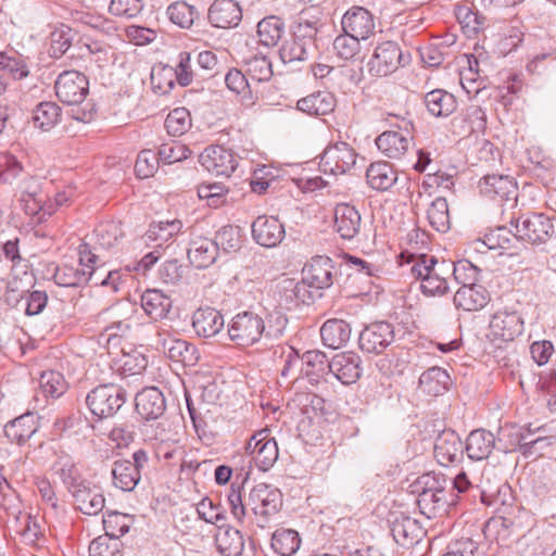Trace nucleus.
I'll use <instances>...</instances> for the list:
<instances>
[{"label": "nucleus", "mask_w": 556, "mask_h": 556, "mask_svg": "<svg viewBox=\"0 0 556 556\" xmlns=\"http://www.w3.org/2000/svg\"><path fill=\"white\" fill-rule=\"evenodd\" d=\"M61 121V108L50 101L40 102L33 111L34 126L48 131Z\"/></svg>", "instance_id": "48"}, {"label": "nucleus", "mask_w": 556, "mask_h": 556, "mask_svg": "<svg viewBox=\"0 0 556 556\" xmlns=\"http://www.w3.org/2000/svg\"><path fill=\"white\" fill-rule=\"evenodd\" d=\"M296 108L312 116L326 115L334 110L336 98L329 91H317L300 99Z\"/></svg>", "instance_id": "33"}, {"label": "nucleus", "mask_w": 556, "mask_h": 556, "mask_svg": "<svg viewBox=\"0 0 556 556\" xmlns=\"http://www.w3.org/2000/svg\"><path fill=\"white\" fill-rule=\"evenodd\" d=\"M93 277L92 271L73 265H63L55 268L53 279L58 286L75 288L87 285Z\"/></svg>", "instance_id": "45"}, {"label": "nucleus", "mask_w": 556, "mask_h": 556, "mask_svg": "<svg viewBox=\"0 0 556 556\" xmlns=\"http://www.w3.org/2000/svg\"><path fill=\"white\" fill-rule=\"evenodd\" d=\"M130 516L118 511H110L103 516L105 536L117 540L129 531Z\"/></svg>", "instance_id": "53"}, {"label": "nucleus", "mask_w": 556, "mask_h": 556, "mask_svg": "<svg viewBox=\"0 0 556 556\" xmlns=\"http://www.w3.org/2000/svg\"><path fill=\"white\" fill-rule=\"evenodd\" d=\"M191 127L190 113L186 108H176L165 119V128L170 136H181Z\"/></svg>", "instance_id": "57"}, {"label": "nucleus", "mask_w": 556, "mask_h": 556, "mask_svg": "<svg viewBox=\"0 0 556 556\" xmlns=\"http://www.w3.org/2000/svg\"><path fill=\"white\" fill-rule=\"evenodd\" d=\"M53 470L70 493H73L87 482L73 458L68 455H60L53 465Z\"/></svg>", "instance_id": "41"}, {"label": "nucleus", "mask_w": 556, "mask_h": 556, "mask_svg": "<svg viewBox=\"0 0 556 556\" xmlns=\"http://www.w3.org/2000/svg\"><path fill=\"white\" fill-rule=\"evenodd\" d=\"M429 224L439 232H446L450 229V213L446 199L439 197L434 199L427 210Z\"/></svg>", "instance_id": "52"}, {"label": "nucleus", "mask_w": 556, "mask_h": 556, "mask_svg": "<svg viewBox=\"0 0 556 556\" xmlns=\"http://www.w3.org/2000/svg\"><path fill=\"white\" fill-rule=\"evenodd\" d=\"M285 30L283 22L277 16H267L257 24L260 42L265 47H274L280 40Z\"/></svg>", "instance_id": "51"}, {"label": "nucleus", "mask_w": 556, "mask_h": 556, "mask_svg": "<svg viewBox=\"0 0 556 556\" xmlns=\"http://www.w3.org/2000/svg\"><path fill=\"white\" fill-rule=\"evenodd\" d=\"M480 192L490 200L503 205L517 200V185L513 178L503 175H488L479 182Z\"/></svg>", "instance_id": "17"}, {"label": "nucleus", "mask_w": 556, "mask_h": 556, "mask_svg": "<svg viewBox=\"0 0 556 556\" xmlns=\"http://www.w3.org/2000/svg\"><path fill=\"white\" fill-rule=\"evenodd\" d=\"M248 506L256 516L257 526L264 528L282 506V494L266 483L254 485L248 496Z\"/></svg>", "instance_id": "5"}, {"label": "nucleus", "mask_w": 556, "mask_h": 556, "mask_svg": "<svg viewBox=\"0 0 556 556\" xmlns=\"http://www.w3.org/2000/svg\"><path fill=\"white\" fill-rule=\"evenodd\" d=\"M165 409V397L159 388H144L139 393H137L136 410L146 420L161 417Z\"/></svg>", "instance_id": "27"}, {"label": "nucleus", "mask_w": 556, "mask_h": 556, "mask_svg": "<svg viewBox=\"0 0 556 556\" xmlns=\"http://www.w3.org/2000/svg\"><path fill=\"white\" fill-rule=\"evenodd\" d=\"M356 163V153L346 142H336L327 147L319 166L325 174L339 175L350 170Z\"/></svg>", "instance_id": "13"}, {"label": "nucleus", "mask_w": 556, "mask_h": 556, "mask_svg": "<svg viewBox=\"0 0 556 556\" xmlns=\"http://www.w3.org/2000/svg\"><path fill=\"white\" fill-rule=\"evenodd\" d=\"M192 327L199 337L212 338L224 328V317L213 307H201L193 314Z\"/></svg>", "instance_id": "30"}, {"label": "nucleus", "mask_w": 556, "mask_h": 556, "mask_svg": "<svg viewBox=\"0 0 556 556\" xmlns=\"http://www.w3.org/2000/svg\"><path fill=\"white\" fill-rule=\"evenodd\" d=\"M513 225L516 236L531 244H544L556 236L553 219L543 213L523 214Z\"/></svg>", "instance_id": "6"}, {"label": "nucleus", "mask_w": 556, "mask_h": 556, "mask_svg": "<svg viewBox=\"0 0 556 556\" xmlns=\"http://www.w3.org/2000/svg\"><path fill=\"white\" fill-rule=\"evenodd\" d=\"M413 492L418 493V507L428 518L435 516L446 503L444 486L433 473L420 476L414 484Z\"/></svg>", "instance_id": "7"}, {"label": "nucleus", "mask_w": 556, "mask_h": 556, "mask_svg": "<svg viewBox=\"0 0 556 556\" xmlns=\"http://www.w3.org/2000/svg\"><path fill=\"white\" fill-rule=\"evenodd\" d=\"M402 122L404 125L400 126V130L383 131L376 139L379 151L390 159H400L404 155L413 139L410 135L412 123L405 119Z\"/></svg>", "instance_id": "18"}, {"label": "nucleus", "mask_w": 556, "mask_h": 556, "mask_svg": "<svg viewBox=\"0 0 556 556\" xmlns=\"http://www.w3.org/2000/svg\"><path fill=\"white\" fill-rule=\"evenodd\" d=\"M39 417L34 413L23 414L4 426V435L11 443L25 444L38 430Z\"/></svg>", "instance_id": "26"}, {"label": "nucleus", "mask_w": 556, "mask_h": 556, "mask_svg": "<svg viewBox=\"0 0 556 556\" xmlns=\"http://www.w3.org/2000/svg\"><path fill=\"white\" fill-rule=\"evenodd\" d=\"M489 327L493 337L513 341L523 332L525 321L519 312L503 308L492 315Z\"/></svg>", "instance_id": "15"}, {"label": "nucleus", "mask_w": 556, "mask_h": 556, "mask_svg": "<svg viewBox=\"0 0 556 556\" xmlns=\"http://www.w3.org/2000/svg\"><path fill=\"white\" fill-rule=\"evenodd\" d=\"M217 248V251L230 253L236 252L241 248V236L238 227L226 225L223 226L212 239Z\"/></svg>", "instance_id": "55"}, {"label": "nucleus", "mask_w": 556, "mask_h": 556, "mask_svg": "<svg viewBox=\"0 0 556 556\" xmlns=\"http://www.w3.org/2000/svg\"><path fill=\"white\" fill-rule=\"evenodd\" d=\"M425 105L434 117H447L455 112L457 108L456 98L443 89H434L424 97Z\"/></svg>", "instance_id": "35"}, {"label": "nucleus", "mask_w": 556, "mask_h": 556, "mask_svg": "<svg viewBox=\"0 0 556 556\" xmlns=\"http://www.w3.org/2000/svg\"><path fill=\"white\" fill-rule=\"evenodd\" d=\"M126 391L114 383L93 388L86 397L90 412L100 419L113 417L125 404Z\"/></svg>", "instance_id": "4"}, {"label": "nucleus", "mask_w": 556, "mask_h": 556, "mask_svg": "<svg viewBox=\"0 0 556 556\" xmlns=\"http://www.w3.org/2000/svg\"><path fill=\"white\" fill-rule=\"evenodd\" d=\"M451 377L441 367H431L424 371L419 378V389L429 395L438 396L450 389Z\"/></svg>", "instance_id": "42"}, {"label": "nucleus", "mask_w": 556, "mask_h": 556, "mask_svg": "<svg viewBox=\"0 0 556 556\" xmlns=\"http://www.w3.org/2000/svg\"><path fill=\"white\" fill-rule=\"evenodd\" d=\"M391 533L399 545L409 548L421 540L424 530L416 519L401 516L391 521Z\"/></svg>", "instance_id": "28"}, {"label": "nucleus", "mask_w": 556, "mask_h": 556, "mask_svg": "<svg viewBox=\"0 0 556 556\" xmlns=\"http://www.w3.org/2000/svg\"><path fill=\"white\" fill-rule=\"evenodd\" d=\"M324 345L337 350L342 348L351 337V327L343 319H329L320 328Z\"/></svg>", "instance_id": "36"}, {"label": "nucleus", "mask_w": 556, "mask_h": 556, "mask_svg": "<svg viewBox=\"0 0 556 556\" xmlns=\"http://www.w3.org/2000/svg\"><path fill=\"white\" fill-rule=\"evenodd\" d=\"M144 450L132 453L131 459H117L112 465L113 485L124 492L135 490L141 479V469L148 464Z\"/></svg>", "instance_id": "9"}, {"label": "nucleus", "mask_w": 556, "mask_h": 556, "mask_svg": "<svg viewBox=\"0 0 556 556\" xmlns=\"http://www.w3.org/2000/svg\"><path fill=\"white\" fill-rule=\"evenodd\" d=\"M182 223L179 219L151 223L143 238L146 243H155L161 249L163 243L180 232Z\"/></svg>", "instance_id": "44"}, {"label": "nucleus", "mask_w": 556, "mask_h": 556, "mask_svg": "<svg viewBox=\"0 0 556 556\" xmlns=\"http://www.w3.org/2000/svg\"><path fill=\"white\" fill-rule=\"evenodd\" d=\"M97 243L100 248L109 250L113 248L122 236L119 227L111 222L100 225L94 230Z\"/></svg>", "instance_id": "64"}, {"label": "nucleus", "mask_w": 556, "mask_h": 556, "mask_svg": "<svg viewBox=\"0 0 556 556\" xmlns=\"http://www.w3.org/2000/svg\"><path fill=\"white\" fill-rule=\"evenodd\" d=\"M245 453L262 471L271 468L279 455L277 442L269 437L267 429L260 430L250 438L245 444Z\"/></svg>", "instance_id": "11"}, {"label": "nucleus", "mask_w": 556, "mask_h": 556, "mask_svg": "<svg viewBox=\"0 0 556 556\" xmlns=\"http://www.w3.org/2000/svg\"><path fill=\"white\" fill-rule=\"evenodd\" d=\"M207 18L211 25L217 28L237 26L242 18L240 1L215 0L208 9Z\"/></svg>", "instance_id": "20"}, {"label": "nucleus", "mask_w": 556, "mask_h": 556, "mask_svg": "<svg viewBox=\"0 0 556 556\" xmlns=\"http://www.w3.org/2000/svg\"><path fill=\"white\" fill-rule=\"evenodd\" d=\"M464 446L459 435L452 429L441 431L434 443V457L442 466L460 462Z\"/></svg>", "instance_id": "19"}, {"label": "nucleus", "mask_w": 556, "mask_h": 556, "mask_svg": "<svg viewBox=\"0 0 556 556\" xmlns=\"http://www.w3.org/2000/svg\"><path fill=\"white\" fill-rule=\"evenodd\" d=\"M228 188L223 184H203L198 187V195L202 200H206L207 205L212 207H218L226 201V194Z\"/></svg>", "instance_id": "62"}, {"label": "nucleus", "mask_w": 556, "mask_h": 556, "mask_svg": "<svg viewBox=\"0 0 556 556\" xmlns=\"http://www.w3.org/2000/svg\"><path fill=\"white\" fill-rule=\"evenodd\" d=\"M121 542L105 535H100L89 545L90 556H122Z\"/></svg>", "instance_id": "63"}, {"label": "nucleus", "mask_w": 556, "mask_h": 556, "mask_svg": "<svg viewBox=\"0 0 556 556\" xmlns=\"http://www.w3.org/2000/svg\"><path fill=\"white\" fill-rule=\"evenodd\" d=\"M323 23L317 17H308L302 12L293 25L292 37L283 42L279 49L280 60L285 64L304 62L313 59L318 53L317 35Z\"/></svg>", "instance_id": "1"}, {"label": "nucleus", "mask_w": 556, "mask_h": 556, "mask_svg": "<svg viewBox=\"0 0 556 556\" xmlns=\"http://www.w3.org/2000/svg\"><path fill=\"white\" fill-rule=\"evenodd\" d=\"M300 358L305 376L312 384L319 383L330 371V362L321 351H306Z\"/></svg>", "instance_id": "39"}, {"label": "nucleus", "mask_w": 556, "mask_h": 556, "mask_svg": "<svg viewBox=\"0 0 556 556\" xmlns=\"http://www.w3.org/2000/svg\"><path fill=\"white\" fill-rule=\"evenodd\" d=\"M409 62V54L405 55L396 41L387 40L376 46L367 67L372 76L384 77Z\"/></svg>", "instance_id": "3"}, {"label": "nucleus", "mask_w": 556, "mask_h": 556, "mask_svg": "<svg viewBox=\"0 0 556 556\" xmlns=\"http://www.w3.org/2000/svg\"><path fill=\"white\" fill-rule=\"evenodd\" d=\"M159 345L168 358L185 366H194L199 361L195 346L186 340L164 338L159 341Z\"/></svg>", "instance_id": "29"}, {"label": "nucleus", "mask_w": 556, "mask_h": 556, "mask_svg": "<svg viewBox=\"0 0 556 556\" xmlns=\"http://www.w3.org/2000/svg\"><path fill=\"white\" fill-rule=\"evenodd\" d=\"M247 75L251 80L268 81L273 76L271 62L264 55H254L245 62Z\"/></svg>", "instance_id": "58"}, {"label": "nucleus", "mask_w": 556, "mask_h": 556, "mask_svg": "<svg viewBox=\"0 0 556 556\" xmlns=\"http://www.w3.org/2000/svg\"><path fill=\"white\" fill-rule=\"evenodd\" d=\"M39 388L45 396L58 399L67 390L64 376L55 370L43 371L39 378Z\"/></svg>", "instance_id": "54"}, {"label": "nucleus", "mask_w": 556, "mask_h": 556, "mask_svg": "<svg viewBox=\"0 0 556 556\" xmlns=\"http://www.w3.org/2000/svg\"><path fill=\"white\" fill-rule=\"evenodd\" d=\"M395 338L394 327L388 321H377L366 326L359 333L358 342L366 353H382Z\"/></svg>", "instance_id": "14"}, {"label": "nucleus", "mask_w": 556, "mask_h": 556, "mask_svg": "<svg viewBox=\"0 0 556 556\" xmlns=\"http://www.w3.org/2000/svg\"><path fill=\"white\" fill-rule=\"evenodd\" d=\"M141 306L151 319L159 320L167 316L172 307V300L162 291L150 289L141 295Z\"/></svg>", "instance_id": "43"}, {"label": "nucleus", "mask_w": 556, "mask_h": 556, "mask_svg": "<svg viewBox=\"0 0 556 556\" xmlns=\"http://www.w3.org/2000/svg\"><path fill=\"white\" fill-rule=\"evenodd\" d=\"M71 494L75 500L77 509L85 515L94 516L104 508L105 498L103 494L96 488H91L89 482H85Z\"/></svg>", "instance_id": "32"}, {"label": "nucleus", "mask_w": 556, "mask_h": 556, "mask_svg": "<svg viewBox=\"0 0 556 556\" xmlns=\"http://www.w3.org/2000/svg\"><path fill=\"white\" fill-rule=\"evenodd\" d=\"M218 552L224 556H240L244 548L241 532L232 527L222 525L215 535Z\"/></svg>", "instance_id": "40"}, {"label": "nucleus", "mask_w": 556, "mask_h": 556, "mask_svg": "<svg viewBox=\"0 0 556 556\" xmlns=\"http://www.w3.org/2000/svg\"><path fill=\"white\" fill-rule=\"evenodd\" d=\"M0 74L15 80L23 79L29 75V67L23 55L15 51L0 52Z\"/></svg>", "instance_id": "47"}, {"label": "nucleus", "mask_w": 556, "mask_h": 556, "mask_svg": "<svg viewBox=\"0 0 556 556\" xmlns=\"http://www.w3.org/2000/svg\"><path fill=\"white\" fill-rule=\"evenodd\" d=\"M191 150L177 141L163 143L157 151V160L164 164H173L181 162L189 157Z\"/></svg>", "instance_id": "60"}, {"label": "nucleus", "mask_w": 556, "mask_h": 556, "mask_svg": "<svg viewBox=\"0 0 556 556\" xmlns=\"http://www.w3.org/2000/svg\"><path fill=\"white\" fill-rule=\"evenodd\" d=\"M301 545L299 533L292 529H277L271 536L273 549L281 556H292Z\"/></svg>", "instance_id": "50"}, {"label": "nucleus", "mask_w": 556, "mask_h": 556, "mask_svg": "<svg viewBox=\"0 0 556 556\" xmlns=\"http://www.w3.org/2000/svg\"><path fill=\"white\" fill-rule=\"evenodd\" d=\"M249 76L237 68L230 70L225 76L227 88L241 97V102L245 106L254 104V97L251 89Z\"/></svg>", "instance_id": "49"}, {"label": "nucleus", "mask_w": 556, "mask_h": 556, "mask_svg": "<svg viewBox=\"0 0 556 556\" xmlns=\"http://www.w3.org/2000/svg\"><path fill=\"white\" fill-rule=\"evenodd\" d=\"M285 233L282 223L274 216H258L252 223V236L260 245L274 248L281 242Z\"/></svg>", "instance_id": "21"}, {"label": "nucleus", "mask_w": 556, "mask_h": 556, "mask_svg": "<svg viewBox=\"0 0 556 556\" xmlns=\"http://www.w3.org/2000/svg\"><path fill=\"white\" fill-rule=\"evenodd\" d=\"M410 275L420 281V291L427 296H441L448 291V285L445 275L451 270L457 279L458 267L445 262L439 263L438 260L428 254L412 253L407 262Z\"/></svg>", "instance_id": "2"}, {"label": "nucleus", "mask_w": 556, "mask_h": 556, "mask_svg": "<svg viewBox=\"0 0 556 556\" xmlns=\"http://www.w3.org/2000/svg\"><path fill=\"white\" fill-rule=\"evenodd\" d=\"M342 28L358 39H367L374 31L375 22L371 13L362 7L349 10L342 17Z\"/></svg>", "instance_id": "25"}, {"label": "nucleus", "mask_w": 556, "mask_h": 556, "mask_svg": "<svg viewBox=\"0 0 556 556\" xmlns=\"http://www.w3.org/2000/svg\"><path fill=\"white\" fill-rule=\"evenodd\" d=\"M167 15L172 23L181 28H189L198 16V12L194 7L187 2L176 1L167 8Z\"/></svg>", "instance_id": "56"}, {"label": "nucleus", "mask_w": 556, "mask_h": 556, "mask_svg": "<svg viewBox=\"0 0 556 556\" xmlns=\"http://www.w3.org/2000/svg\"><path fill=\"white\" fill-rule=\"evenodd\" d=\"M359 40L357 37L345 33L339 35L333 40V50L342 60H352L359 51Z\"/></svg>", "instance_id": "61"}, {"label": "nucleus", "mask_w": 556, "mask_h": 556, "mask_svg": "<svg viewBox=\"0 0 556 556\" xmlns=\"http://www.w3.org/2000/svg\"><path fill=\"white\" fill-rule=\"evenodd\" d=\"M89 91L87 77L77 71L61 73L55 81V93L60 101L68 105L80 104Z\"/></svg>", "instance_id": "12"}, {"label": "nucleus", "mask_w": 556, "mask_h": 556, "mask_svg": "<svg viewBox=\"0 0 556 556\" xmlns=\"http://www.w3.org/2000/svg\"><path fill=\"white\" fill-rule=\"evenodd\" d=\"M265 331V320L252 312L237 314L228 325V334L239 346H250L260 341Z\"/></svg>", "instance_id": "8"}, {"label": "nucleus", "mask_w": 556, "mask_h": 556, "mask_svg": "<svg viewBox=\"0 0 556 556\" xmlns=\"http://www.w3.org/2000/svg\"><path fill=\"white\" fill-rule=\"evenodd\" d=\"M333 218L334 230L342 239L352 240L358 235L362 218L359 212L354 206L348 203L337 204Z\"/></svg>", "instance_id": "24"}, {"label": "nucleus", "mask_w": 556, "mask_h": 556, "mask_svg": "<svg viewBox=\"0 0 556 556\" xmlns=\"http://www.w3.org/2000/svg\"><path fill=\"white\" fill-rule=\"evenodd\" d=\"M316 292L303 279L299 282L290 281L283 288V301L288 309L298 307L301 304H308L314 301Z\"/></svg>", "instance_id": "46"}, {"label": "nucleus", "mask_w": 556, "mask_h": 556, "mask_svg": "<svg viewBox=\"0 0 556 556\" xmlns=\"http://www.w3.org/2000/svg\"><path fill=\"white\" fill-rule=\"evenodd\" d=\"M217 254L216 245L212 239L207 238L193 239L188 249V258L197 268H207L211 266L215 263Z\"/></svg>", "instance_id": "38"}, {"label": "nucleus", "mask_w": 556, "mask_h": 556, "mask_svg": "<svg viewBox=\"0 0 556 556\" xmlns=\"http://www.w3.org/2000/svg\"><path fill=\"white\" fill-rule=\"evenodd\" d=\"M494 445L495 438L492 432L484 429H477L469 433L465 450L470 459L483 460L489 457Z\"/></svg>", "instance_id": "34"}, {"label": "nucleus", "mask_w": 556, "mask_h": 556, "mask_svg": "<svg viewBox=\"0 0 556 556\" xmlns=\"http://www.w3.org/2000/svg\"><path fill=\"white\" fill-rule=\"evenodd\" d=\"M201 165L211 174L229 177L238 161L233 153L222 146H210L200 154Z\"/></svg>", "instance_id": "16"}, {"label": "nucleus", "mask_w": 556, "mask_h": 556, "mask_svg": "<svg viewBox=\"0 0 556 556\" xmlns=\"http://www.w3.org/2000/svg\"><path fill=\"white\" fill-rule=\"evenodd\" d=\"M361 357L354 352L337 354L330 361V371L343 384L356 382L362 374Z\"/></svg>", "instance_id": "23"}, {"label": "nucleus", "mask_w": 556, "mask_h": 556, "mask_svg": "<svg viewBox=\"0 0 556 556\" xmlns=\"http://www.w3.org/2000/svg\"><path fill=\"white\" fill-rule=\"evenodd\" d=\"M197 513L199 518L205 522L216 525L217 527L224 525L226 521V514L223 507L218 504H214L208 497L198 503Z\"/></svg>", "instance_id": "59"}, {"label": "nucleus", "mask_w": 556, "mask_h": 556, "mask_svg": "<svg viewBox=\"0 0 556 556\" xmlns=\"http://www.w3.org/2000/svg\"><path fill=\"white\" fill-rule=\"evenodd\" d=\"M190 62V53L181 52L176 67L161 66L153 68L151 73V84L153 88L159 90L161 93H167L175 85L174 78H176L178 84L184 87L191 84L193 75Z\"/></svg>", "instance_id": "10"}, {"label": "nucleus", "mask_w": 556, "mask_h": 556, "mask_svg": "<svg viewBox=\"0 0 556 556\" xmlns=\"http://www.w3.org/2000/svg\"><path fill=\"white\" fill-rule=\"evenodd\" d=\"M332 261L327 256H316L303 268V280L317 293L332 285Z\"/></svg>", "instance_id": "22"}, {"label": "nucleus", "mask_w": 556, "mask_h": 556, "mask_svg": "<svg viewBox=\"0 0 556 556\" xmlns=\"http://www.w3.org/2000/svg\"><path fill=\"white\" fill-rule=\"evenodd\" d=\"M368 185L378 191L389 190L397 180V173L388 162H375L366 170Z\"/></svg>", "instance_id": "37"}, {"label": "nucleus", "mask_w": 556, "mask_h": 556, "mask_svg": "<svg viewBox=\"0 0 556 556\" xmlns=\"http://www.w3.org/2000/svg\"><path fill=\"white\" fill-rule=\"evenodd\" d=\"M454 304L457 308L467 312L478 311L488 304L486 290L476 283H464L454 294Z\"/></svg>", "instance_id": "31"}]
</instances>
